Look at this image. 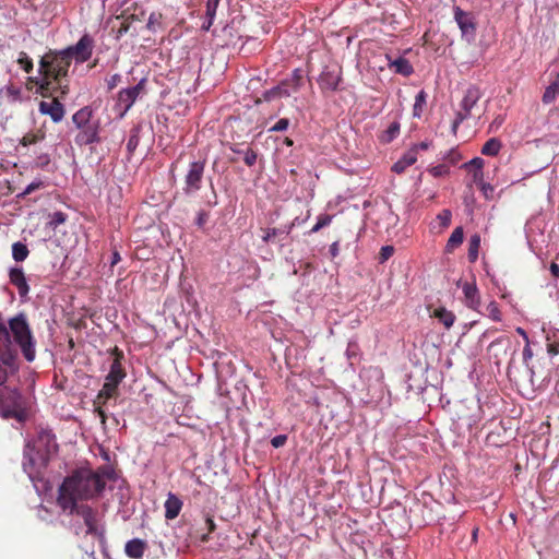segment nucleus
<instances>
[{"instance_id": "nucleus-1", "label": "nucleus", "mask_w": 559, "mask_h": 559, "mask_svg": "<svg viewBox=\"0 0 559 559\" xmlns=\"http://www.w3.org/2000/svg\"><path fill=\"white\" fill-rule=\"evenodd\" d=\"M106 481L98 472L78 468L68 475L58 488L57 504L62 511L75 508L80 501L98 498Z\"/></svg>"}, {"instance_id": "nucleus-2", "label": "nucleus", "mask_w": 559, "mask_h": 559, "mask_svg": "<svg viewBox=\"0 0 559 559\" xmlns=\"http://www.w3.org/2000/svg\"><path fill=\"white\" fill-rule=\"evenodd\" d=\"M71 61L63 50H49L39 60V73L41 74L40 90L49 91L51 84H58L60 95L64 96L69 93V86L62 84V79L68 75Z\"/></svg>"}, {"instance_id": "nucleus-3", "label": "nucleus", "mask_w": 559, "mask_h": 559, "mask_svg": "<svg viewBox=\"0 0 559 559\" xmlns=\"http://www.w3.org/2000/svg\"><path fill=\"white\" fill-rule=\"evenodd\" d=\"M9 332L19 345L23 357L29 362L33 361L36 356V342L25 313L21 312L9 320Z\"/></svg>"}, {"instance_id": "nucleus-4", "label": "nucleus", "mask_w": 559, "mask_h": 559, "mask_svg": "<svg viewBox=\"0 0 559 559\" xmlns=\"http://www.w3.org/2000/svg\"><path fill=\"white\" fill-rule=\"evenodd\" d=\"M92 117L93 111L87 106L79 109L72 116V121L79 130L74 138L75 144L79 146L91 145L100 141L99 121L93 120Z\"/></svg>"}, {"instance_id": "nucleus-5", "label": "nucleus", "mask_w": 559, "mask_h": 559, "mask_svg": "<svg viewBox=\"0 0 559 559\" xmlns=\"http://www.w3.org/2000/svg\"><path fill=\"white\" fill-rule=\"evenodd\" d=\"M205 169V160H195L189 164L185 175L183 191L186 194L195 193L201 189Z\"/></svg>"}, {"instance_id": "nucleus-6", "label": "nucleus", "mask_w": 559, "mask_h": 559, "mask_svg": "<svg viewBox=\"0 0 559 559\" xmlns=\"http://www.w3.org/2000/svg\"><path fill=\"white\" fill-rule=\"evenodd\" d=\"M20 393L8 386H0V416L4 418L16 417L20 407Z\"/></svg>"}, {"instance_id": "nucleus-7", "label": "nucleus", "mask_w": 559, "mask_h": 559, "mask_svg": "<svg viewBox=\"0 0 559 559\" xmlns=\"http://www.w3.org/2000/svg\"><path fill=\"white\" fill-rule=\"evenodd\" d=\"M94 39L85 34L75 45L63 49V51L69 56L71 62L74 59L78 63H83L92 57Z\"/></svg>"}, {"instance_id": "nucleus-8", "label": "nucleus", "mask_w": 559, "mask_h": 559, "mask_svg": "<svg viewBox=\"0 0 559 559\" xmlns=\"http://www.w3.org/2000/svg\"><path fill=\"white\" fill-rule=\"evenodd\" d=\"M47 462L46 455L35 451L27 444L24 451L23 469L32 479L39 475L40 469L46 467Z\"/></svg>"}, {"instance_id": "nucleus-9", "label": "nucleus", "mask_w": 559, "mask_h": 559, "mask_svg": "<svg viewBox=\"0 0 559 559\" xmlns=\"http://www.w3.org/2000/svg\"><path fill=\"white\" fill-rule=\"evenodd\" d=\"M342 81V70L337 67H324L318 78V84L323 93L335 92Z\"/></svg>"}, {"instance_id": "nucleus-10", "label": "nucleus", "mask_w": 559, "mask_h": 559, "mask_svg": "<svg viewBox=\"0 0 559 559\" xmlns=\"http://www.w3.org/2000/svg\"><path fill=\"white\" fill-rule=\"evenodd\" d=\"M69 514H78L84 521L86 526V534L88 535H97L98 534V525H97V511L93 509L88 504H75L73 509H67Z\"/></svg>"}, {"instance_id": "nucleus-11", "label": "nucleus", "mask_w": 559, "mask_h": 559, "mask_svg": "<svg viewBox=\"0 0 559 559\" xmlns=\"http://www.w3.org/2000/svg\"><path fill=\"white\" fill-rule=\"evenodd\" d=\"M111 355L114 356V359L110 365L109 372L106 376V380L122 382L127 376V372L122 366V360L124 358L123 352L115 346L111 349Z\"/></svg>"}, {"instance_id": "nucleus-12", "label": "nucleus", "mask_w": 559, "mask_h": 559, "mask_svg": "<svg viewBox=\"0 0 559 559\" xmlns=\"http://www.w3.org/2000/svg\"><path fill=\"white\" fill-rule=\"evenodd\" d=\"M454 20L457 23L463 36H475L476 22L471 13L463 11L460 7H455Z\"/></svg>"}, {"instance_id": "nucleus-13", "label": "nucleus", "mask_w": 559, "mask_h": 559, "mask_svg": "<svg viewBox=\"0 0 559 559\" xmlns=\"http://www.w3.org/2000/svg\"><path fill=\"white\" fill-rule=\"evenodd\" d=\"M39 111L43 115H48L53 122H60L64 117V106L58 98H52L50 102H40Z\"/></svg>"}, {"instance_id": "nucleus-14", "label": "nucleus", "mask_w": 559, "mask_h": 559, "mask_svg": "<svg viewBox=\"0 0 559 559\" xmlns=\"http://www.w3.org/2000/svg\"><path fill=\"white\" fill-rule=\"evenodd\" d=\"M462 290L465 306L474 311H479L480 294L475 282H464L462 284Z\"/></svg>"}, {"instance_id": "nucleus-15", "label": "nucleus", "mask_w": 559, "mask_h": 559, "mask_svg": "<svg viewBox=\"0 0 559 559\" xmlns=\"http://www.w3.org/2000/svg\"><path fill=\"white\" fill-rule=\"evenodd\" d=\"M481 95L483 93L478 86H468L461 102V109L459 111L462 114H466V116L469 117L473 107L478 103Z\"/></svg>"}, {"instance_id": "nucleus-16", "label": "nucleus", "mask_w": 559, "mask_h": 559, "mask_svg": "<svg viewBox=\"0 0 559 559\" xmlns=\"http://www.w3.org/2000/svg\"><path fill=\"white\" fill-rule=\"evenodd\" d=\"M10 283L15 286L21 297L27 296L29 286L21 267H12L9 272Z\"/></svg>"}, {"instance_id": "nucleus-17", "label": "nucleus", "mask_w": 559, "mask_h": 559, "mask_svg": "<svg viewBox=\"0 0 559 559\" xmlns=\"http://www.w3.org/2000/svg\"><path fill=\"white\" fill-rule=\"evenodd\" d=\"M386 59L389 69L397 74L409 76L414 72L413 66L406 58L399 57L392 60L391 57L386 55Z\"/></svg>"}, {"instance_id": "nucleus-18", "label": "nucleus", "mask_w": 559, "mask_h": 559, "mask_svg": "<svg viewBox=\"0 0 559 559\" xmlns=\"http://www.w3.org/2000/svg\"><path fill=\"white\" fill-rule=\"evenodd\" d=\"M121 382L110 381L105 379V383L102 390L98 392L96 402L98 404H105L109 399L116 397L118 394V388Z\"/></svg>"}, {"instance_id": "nucleus-19", "label": "nucleus", "mask_w": 559, "mask_h": 559, "mask_svg": "<svg viewBox=\"0 0 559 559\" xmlns=\"http://www.w3.org/2000/svg\"><path fill=\"white\" fill-rule=\"evenodd\" d=\"M146 548V542L139 538H134L126 544L124 551L127 556L132 559H141Z\"/></svg>"}, {"instance_id": "nucleus-20", "label": "nucleus", "mask_w": 559, "mask_h": 559, "mask_svg": "<svg viewBox=\"0 0 559 559\" xmlns=\"http://www.w3.org/2000/svg\"><path fill=\"white\" fill-rule=\"evenodd\" d=\"M182 508V501L175 496L174 493H169L165 501V518L167 520L176 519Z\"/></svg>"}, {"instance_id": "nucleus-21", "label": "nucleus", "mask_w": 559, "mask_h": 559, "mask_svg": "<svg viewBox=\"0 0 559 559\" xmlns=\"http://www.w3.org/2000/svg\"><path fill=\"white\" fill-rule=\"evenodd\" d=\"M416 162V148H411L392 166V170L396 174H402L407 167L414 165Z\"/></svg>"}, {"instance_id": "nucleus-22", "label": "nucleus", "mask_w": 559, "mask_h": 559, "mask_svg": "<svg viewBox=\"0 0 559 559\" xmlns=\"http://www.w3.org/2000/svg\"><path fill=\"white\" fill-rule=\"evenodd\" d=\"M464 230L463 227L457 226L451 234L445 245V252L452 253L456 248L463 243Z\"/></svg>"}, {"instance_id": "nucleus-23", "label": "nucleus", "mask_w": 559, "mask_h": 559, "mask_svg": "<svg viewBox=\"0 0 559 559\" xmlns=\"http://www.w3.org/2000/svg\"><path fill=\"white\" fill-rule=\"evenodd\" d=\"M218 4H219V0H207L206 1V10H205L206 21L202 24V29L209 31L211 28V26L213 25Z\"/></svg>"}, {"instance_id": "nucleus-24", "label": "nucleus", "mask_w": 559, "mask_h": 559, "mask_svg": "<svg viewBox=\"0 0 559 559\" xmlns=\"http://www.w3.org/2000/svg\"><path fill=\"white\" fill-rule=\"evenodd\" d=\"M138 96L135 95V88H126L119 92L118 100L124 106V111L129 110L134 104Z\"/></svg>"}, {"instance_id": "nucleus-25", "label": "nucleus", "mask_w": 559, "mask_h": 559, "mask_svg": "<svg viewBox=\"0 0 559 559\" xmlns=\"http://www.w3.org/2000/svg\"><path fill=\"white\" fill-rule=\"evenodd\" d=\"M435 318H437L447 329H450L454 321L455 316L452 311L447 310L445 308H438L433 312Z\"/></svg>"}, {"instance_id": "nucleus-26", "label": "nucleus", "mask_w": 559, "mask_h": 559, "mask_svg": "<svg viewBox=\"0 0 559 559\" xmlns=\"http://www.w3.org/2000/svg\"><path fill=\"white\" fill-rule=\"evenodd\" d=\"M480 248V236L478 234L473 235L468 241L467 258L471 263H474L478 259V251Z\"/></svg>"}, {"instance_id": "nucleus-27", "label": "nucleus", "mask_w": 559, "mask_h": 559, "mask_svg": "<svg viewBox=\"0 0 559 559\" xmlns=\"http://www.w3.org/2000/svg\"><path fill=\"white\" fill-rule=\"evenodd\" d=\"M400 129H401V126H400V122L397 121H393L386 130H384L380 136H379V140L382 142V143H390L392 142L399 134H400Z\"/></svg>"}, {"instance_id": "nucleus-28", "label": "nucleus", "mask_w": 559, "mask_h": 559, "mask_svg": "<svg viewBox=\"0 0 559 559\" xmlns=\"http://www.w3.org/2000/svg\"><path fill=\"white\" fill-rule=\"evenodd\" d=\"M294 226H295V223L293 222L292 224H289L285 228H267V229L264 230V235L262 237V240L267 243V242L272 241L276 236L281 235V234L288 235L292 231Z\"/></svg>"}, {"instance_id": "nucleus-29", "label": "nucleus", "mask_w": 559, "mask_h": 559, "mask_svg": "<svg viewBox=\"0 0 559 559\" xmlns=\"http://www.w3.org/2000/svg\"><path fill=\"white\" fill-rule=\"evenodd\" d=\"M501 142L497 138L489 139L481 147V153L487 156H496L501 150Z\"/></svg>"}, {"instance_id": "nucleus-30", "label": "nucleus", "mask_w": 559, "mask_h": 559, "mask_svg": "<svg viewBox=\"0 0 559 559\" xmlns=\"http://www.w3.org/2000/svg\"><path fill=\"white\" fill-rule=\"evenodd\" d=\"M29 254L27 246L21 241L12 245V257L16 262L24 261Z\"/></svg>"}, {"instance_id": "nucleus-31", "label": "nucleus", "mask_w": 559, "mask_h": 559, "mask_svg": "<svg viewBox=\"0 0 559 559\" xmlns=\"http://www.w3.org/2000/svg\"><path fill=\"white\" fill-rule=\"evenodd\" d=\"M558 94L559 82H552L549 86L546 87L542 100L544 104H551L556 99Z\"/></svg>"}, {"instance_id": "nucleus-32", "label": "nucleus", "mask_w": 559, "mask_h": 559, "mask_svg": "<svg viewBox=\"0 0 559 559\" xmlns=\"http://www.w3.org/2000/svg\"><path fill=\"white\" fill-rule=\"evenodd\" d=\"M426 98H427V94L424 90L418 92V94L415 97V104H414V108H413L414 117L419 118L421 116L423 108L426 105Z\"/></svg>"}, {"instance_id": "nucleus-33", "label": "nucleus", "mask_w": 559, "mask_h": 559, "mask_svg": "<svg viewBox=\"0 0 559 559\" xmlns=\"http://www.w3.org/2000/svg\"><path fill=\"white\" fill-rule=\"evenodd\" d=\"M487 316L495 322L502 321V313L497 301H490L486 307Z\"/></svg>"}, {"instance_id": "nucleus-34", "label": "nucleus", "mask_w": 559, "mask_h": 559, "mask_svg": "<svg viewBox=\"0 0 559 559\" xmlns=\"http://www.w3.org/2000/svg\"><path fill=\"white\" fill-rule=\"evenodd\" d=\"M286 96H289V93L286 90H284L282 86H275V87H273L269 91H265L263 93V99L266 102H270L277 97H286Z\"/></svg>"}, {"instance_id": "nucleus-35", "label": "nucleus", "mask_w": 559, "mask_h": 559, "mask_svg": "<svg viewBox=\"0 0 559 559\" xmlns=\"http://www.w3.org/2000/svg\"><path fill=\"white\" fill-rule=\"evenodd\" d=\"M10 343L9 328L4 324L3 318L0 314V348L8 347Z\"/></svg>"}, {"instance_id": "nucleus-36", "label": "nucleus", "mask_w": 559, "mask_h": 559, "mask_svg": "<svg viewBox=\"0 0 559 559\" xmlns=\"http://www.w3.org/2000/svg\"><path fill=\"white\" fill-rule=\"evenodd\" d=\"M17 63L21 68L26 72L31 73L33 71L34 64L33 60L28 57V55L24 51H21L17 58Z\"/></svg>"}, {"instance_id": "nucleus-37", "label": "nucleus", "mask_w": 559, "mask_h": 559, "mask_svg": "<svg viewBox=\"0 0 559 559\" xmlns=\"http://www.w3.org/2000/svg\"><path fill=\"white\" fill-rule=\"evenodd\" d=\"M160 21H162V13L152 12L148 16L146 27L150 31L155 32L160 26Z\"/></svg>"}, {"instance_id": "nucleus-38", "label": "nucleus", "mask_w": 559, "mask_h": 559, "mask_svg": "<svg viewBox=\"0 0 559 559\" xmlns=\"http://www.w3.org/2000/svg\"><path fill=\"white\" fill-rule=\"evenodd\" d=\"M451 218H452V213L450 210H442L438 215H437V221L439 222V225L442 227V228H447L450 226L451 224Z\"/></svg>"}, {"instance_id": "nucleus-39", "label": "nucleus", "mask_w": 559, "mask_h": 559, "mask_svg": "<svg viewBox=\"0 0 559 559\" xmlns=\"http://www.w3.org/2000/svg\"><path fill=\"white\" fill-rule=\"evenodd\" d=\"M332 222V216L329 214H324L319 216L317 224L311 228L310 233H318L321 228L330 225Z\"/></svg>"}, {"instance_id": "nucleus-40", "label": "nucleus", "mask_w": 559, "mask_h": 559, "mask_svg": "<svg viewBox=\"0 0 559 559\" xmlns=\"http://www.w3.org/2000/svg\"><path fill=\"white\" fill-rule=\"evenodd\" d=\"M394 251L395 249L393 246H383L379 252V262L384 263L385 261H388L394 254Z\"/></svg>"}, {"instance_id": "nucleus-41", "label": "nucleus", "mask_w": 559, "mask_h": 559, "mask_svg": "<svg viewBox=\"0 0 559 559\" xmlns=\"http://www.w3.org/2000/svg\"><path fill=\"white\" fill-rule=\"evenodd\" d=\"M67 219V215L63 212L57 211L50 215L49 225L53 228L63 224Z\"/></svg>"}, {"instance_id": "nucleus-42", "label": "nucleus", "mask_w": 559, "mask_h": 559, "mask_svg": "<svg viewBox=\"0 0 559 559\" xmlns=\"http://www.w3.org/2000/svg\"><path fill=\"white\" fill-rule=\"evenodd\" d=\"M43 139H44V134L38 135L35 133H26L21 140V144L23 146H28V145L34 144Z\"/></svg>"}, {"instance_id": "nucleus-43", "label": "nucleus", "mask_w": 559, "mask_h": 559, "mask_svg": "<svg viewBox=\"0 0 559 559\" xmlns=\"http://www.w3.org/2000/svg\"><path fill=\"white\" fill-rule=\"evenodd\" d=\"M243 162L247 166L249 167H252L255 162H257V158H258V154L255 151H253L252 148H247L245 152H243Z\"/></svg>"}, {"instance_id": "nucleus-44", "label": "nucleus", "mask_w": 559, "mask_h": 559, "mask_svg": "<svg viewBox=\"0 0 559 559\" xmlns=\"http://www.w3.org/2000/svg\"><path fill=\"white\" fill-rule=\"evenodd\" d=\"M289 119L281 118L274 126L269 129V132H282L288 129Z\"/></svg>"}, {"instance_id": "nucleus-45", "label": "nucleus", "mask_w": 559, "mask_h": 559, "mask_svg": "<svg viewBox=\"0 0 559 559\" xmlns=\"http://www.w3.org/2000/svg\"><path fill=\"white\" fill-rule=\"evenodd\" d=\"M139 134H138V131H132V133L130 134L129 139H128V142H127V148L130 153H132L139 145Z\"/></svg>"}, {"instance_id": "nucleus-46", "label": "nucleus", "mask_w": 559, "mask_h": 559, "mask_svg": "<svg viewBox=\"0 0 559 559\" xmlns=\"http://www.w3.org/2000/svg\"><path fill=\"white\" fill-rule=\"evenodd\" d=\"M473 183H475L478 188H480L485 183L484 171L481 169L473 170Z\"/></svg>"}, {"instance_id": "nucleus-47", "label": "nucleus", "mask_w": 559, "mask_h": 559, "mask_svg": "<svg viewBox=\"0 0 559 559\" xmlns=\"http://www.w3.org/2000/svg\"><path fill=\"white\" fill-rule=\"evenodd\" d=\"M207 219H209V213L205 211H200L198 213L195 224L198 225L199 228H203L205 226V224L207 223Z\"/></svg>"}, {"instance_id": "nucleus-48", "label": "nucleus", "mask_w": 559, "mask_h": 559, "mask_svg": "<svg viewBox=\"0 0 559 559\" xmlns=\"http://www.w3.org/2000/svg\"><path fill=\"white\" fill-rule=\"evenodd\" d=\"M479 189L481 190L484 197L487 200H490L493 198L495 188L490 183L485 182Z\"/></svg>"}, {"instance_id": "nucleus-49", "label": "nucleus", "mask_w": 559, "mask_h": 559, "mask_svg": "<svg viewBox=\"0 0 559 559\" xmlns=\"http://www.w3.org/2000/svg\"><path fill=\"white\" fill-rule=\"evenodd\" d=\"M286 441H287L286 435H277L271 439V444L274 448H281L286 443Z\"/></svg>"}, {"instance_id": "nucleus-50", "label": "nucleus", "mask_w": 559, "mask_h": 559, "mask_svg": "<svg viewBox=\"0 0 559 559\" xmlns=\"http://www.w3.org/2000/svg\"><path fill=\"white\" fill-rule=\"evenodd\" d=\"M468 117L466 116V114H462L460 111L456 112V117L452 123V131L453 133H456V130L459 128V126L464 121L466 120Z\"/></svg>"}, {"instance_id": "nucleus-51", "label": "nucleus", "mask_w": 559, "mask_h": 559, "mask_svg": "<svg viewBox=\"0 0 559 559\" xmlns=\"http://www.w3.org/2000/svg\"><path fill=\"white\" fill-rule=\"evenodd\" d=\"M465 167L474 169H481L484 167V159L480 157L473 158L469 163L465 164Z\"/></svg>"}, {"instance_id": "nucleus-52", "label": "nucleus", "mask_w": 559, "mask_h": 559, "mask_svg": "<svg viewBox=\"0 0 559 559\" xmlns=\"http://www.w3.org/2000/svg\"><path fill=\"white\" fill-rule=\"evenodd\" d=\"M447 173H448V168L444 165H438L430 169V174L433 177H441V176L445 175Z\"/></svg>"}, {"instance_id": "nucleus-53", "label": "nucleus", "mask_w": 559, "mask_h": 559, "mask_svg": "<svg viewBox=\"0 0 559 559\" xmlns=\"http://www.w3.org/2000/svg\"><path fill=\"white\" fill-rule=\"evenodd\" d=\"M40 187H43L41 181L32 182L25 188L24 194H31L32 192L39 189Z\"/></svg>"}, {"instance_id": "nucleus-54", "label": "nucleus", "mask_w": 559, "mask_h": 559, "mask_svg": "<svg viewBox=\"0 0 559 559\" xmlns=\"http://www.w3.org/2000/svg\"><path fill=\"white\" fill-rule=\"evenodd\" d=\"M532 357H533V350H532L530 344L527 343L523 348V359L525 362H527V360L531 359Z\"/></svg>"}, {"instance_id": "nucleus-55", "label": "nucleus", "mask_w": 559, "mask_h": 559, "mask_svg": "<svg viewBox=\"0 0 559 559\" xmlns=\"http://www.w3.org/2000/svg\"><path fill=\"white\" fill-rule=\"evenodd\" d=\"M338 252H340V242L338 241H334L330 246V254L334 259V258H336L338 255Z\"/></svg>"}, {"instance_id": "nucleus-56", "label": "nucleus", "mask_w": 559, "mask_h": 559, "mask_svg": "<svg viewBox=\"0 0 559 559\" xmlns=\"http://www.w3.org/2000/svg\"><path fill=\"white\" fill-rule=\"evenodd\" d=\"M548 353L552 356L559 354V343H550L548 344Z\"/></svg>"}, {"instance_id": "nucleus-57", "label": "nucleus", "mask_w": 559, "mask_h": 559, "mask_svg": "<svg viewBox=\"0 0 559 559\" xmlns=\"http://www.w3.org/2000/svg\"><path fill=\"white\" fill-rule=\"evenodd\" d=\"M121 261L120 253L117 250L112 251L110 265L115 266Z\"/></svg>"}, {"instance_id": "nucleus-58", "label": "nucleus", "mask_w": 559, "mask_h": 559, "mask_svg": "<svg viewBox=\"0 0 559 559\" xmlns=\"http://www.w3.org/2000/svg\"><path fill=\"white\" fill-rule=\"evenodd\" d=\"M550 273L558 278L559 277V265L555 262L550 264Z\"/></svg>"}, {"instance_id": "nucleus-59", "label": "nucleus", "mask_w": 559, "mask_h": 559, "mask_svg": "<svg viewBox=\"0 0 559 559\" xmlns=\"http://www.w3.org/2000/svg\"><path fill=\"white\" fill-rule=\"evenodd\" d=\"M96 413L98 414L102 424H105L106 423V418H107L105 411L100 406H98L96 408Z\"/></svg>"}, {"instance_id": "nucleus-60", "label": "nucleus", "mask_w": 559, "mask_h": 559, "mask_svg": "<svg viewBox=\"0 0 559 559\" xmlns=\"http://www.w3.org/2000/svg\"><path fill=\"white\" fill-rule=\"evenodd\" d=\"M145 84V80H141L135 86L132 88H135V95L139 96L140 93L143 91Z\"/></svg>"}, {"instance_id": "nucleus-61", "label": "nucleus", "mask_w": 559, "mask_h": 559, "mask_svg": "<svg viewBox=\"0 0 559 559\" xmlns=\"http://www.w3.org/2000/svg\"><path fill=\"white\" fill-rule=\"evenodd\" d=\"M8 380L7 371L0 366V386L3 385Z\"/></svg>"}, {"instance_id": "nucleus-62", "label": "nucleus", "mask_w": 559, "mask_h": 559, "mask_svg": "<svg viewBox=\"0 0 559 559\" xmlns=\"http://www.w3.org/2000/svg\"><path fill=\"white\" fill-rule=\"evenodd\" d=\"M206 525L210 533H213L215 531V523L212 518L206 519Z\"/></svg>"}, {"instance_id": "nucleus-63", "label": "nucleus", "mask_w": 559, "mask_h": 559, "mask_svg": "<svg viewBox=\"0 0 559 559\" xmlns=\"http://www.w3.org/2000/svg\"><path fill=\"white\" fill-rule=\"evenodd\" d=\"M129 31V24L128 23H122L119 31H118V34L119 35H122L123 33H127Z\"/></svg>"}, {"instance_id": "nucleus-64", "label": "nucleus", "mask_w": 559, "mask_h": 559, "mask_svg": "<svg viewBox=\"0 0 559 559\" xmlns=\"http://www.w3.org/2000/svg\"><path fill=\"white\" fill-rule=\"evenodd\" d=\"M516 332H518L520 335H522L526 342H528V336H527L526 332H525L522 328H518V329H516Z\"/></svg>"}]
</instances>
